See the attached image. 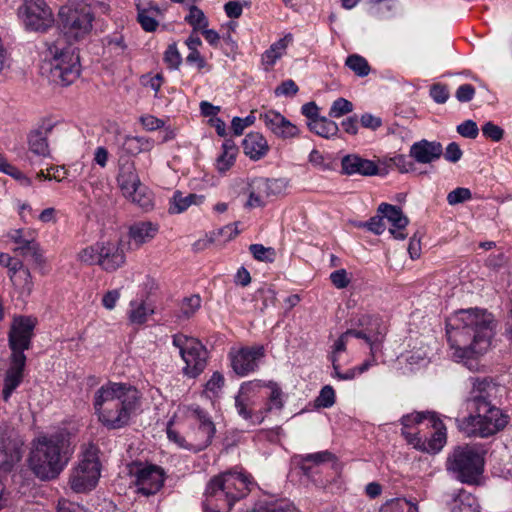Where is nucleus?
<instances>
[{"mask_svg":"<svg viewBox=\"0 0 512 512\" xmlns=\"http://www.w3.org/2000/svg\"><path fill=\"white\" fill-rule=\"evenodd\" d=\"M443 154L448 162L456 163L462 158L463 152L456 142H451L447 145Z\"/></svg>","mask_w":512,"mask_h":512,"instance_id":"63","label":"nucleus"},{"mask_svg":"<svg viewBox=\"0 0 512 512\" xmlns=\"http://www.w3.org/2000/svg\"><path fill=\"white\" fill-rule=\"evenodd\" d=\"M253 486L252 477L243 471L221 473L207 484L205 507L209 512H230L235 502L244 498Z\"/></svg>","mask_w":512,"mask_h":512,"instance_id":"6","label":"nucleus"},{"mask_svg":"<svg viewBox=\"0 0 512 512\" xmlns=\"http://www.w3.org/2000/svg\"><path fill=\"white\" fill-rule=\"evenodd\" d=\"M9 278L21 297H28L33 289V282L30 271L23 263L20 268L12 271Z\"/></svg>","mask_w":512,"mask_h":512,"instance_id":"32","label":"nucleus"},{"mask_svg":"<svg viewBox=\"0 0 512 512\" xmlns=\"http://www.w3.org/2000/svg\"><path fill=\"white\" fill-rule=\"evenodd\" d=\"M98 448L92 444L83 449L77 466L72 470L69 483L76 493H85L94 489L101 475V463Z\"/></svg>","mask_w":512,"mask_h":512,"instance_id":"7","label":"nucleus"},{"mask_svg":"<svg viewBox=\"0 0 512 512\" xmlns=\"http://www.w3.org/2000/svg\"><path fill=\"white\" fill-rule=\"evenodd\" d=\"M457 132L469 139H475L478 136L479 129L473 120H466L457 126Z\"/></svg>","mask_w":512,"mask_h":512,"instance_id":"54","label":"nucleus"},{"mask_svg":"<svg viewBox=\"0 0 512 512\" xmlns=\"http://www.w3.org/2000/svg\"><path fill=\"white\" fill-rule=\"evenodd\" d=\"M264 512H295L294 506L285 501L263 502Z\"/></svg>","mask_w":512,"mask_h":512,"instance_id":"61","label":"nucleus"},{"mask_svg":"<svg viewBox=\"0 0 512 512\" xmlns=\"http://www.w3.org/2000/svg\"><path fill=\"white\" fill-rule=\"evenodd\" d=\"M243 150L250 159L259 160L267 154L269 146L262 134L251 132L243 140Z\"/></svg>","mask_w":512,"mask_h":512,"instance_id":"26","label":"nucleus"},{"mask_svg":"<svg viewBox=\"0 0 512 512\" xmlns=\"http://www.w3.org/2000/svg\"><path fill=\"white\" fill-rule=\"evenodd\" d=\"M266 185H267V194L270 197L278 196L282 194L286 187L287 182L285 179H267L266 178Z\"/></svg>","mask_w":512,"mask_h":512,"instance_id":"56","label":"nucleus"},{"mask_svg":"<svg viewBox=\"0 0 512 512\" xmlns=\"http://www.w3.org/2000/svg\"><path fill=\"white\" fill-rule=\"evenodd\" d=\"M158 227L151 222H139L130 227V238L137 244L142 245L155 237Z\"/></svg>","mask_w":512,"mask_h":512,"instance_id":"36","label":"nucleus"},{"mask_svg":"<svg viewBox=\"0 0 512 512\" xmlns=\"http://www.w3.org/2000/svg\"><path fill=\"white\" fill-rule=\"evenodd\" d=\"M359 325L365 334L371 336L373 341H368L370 347L369 358L376 359L378 352L382 351V345L387 333V328L378 316L363 315L359 318Z\"/></svg>","mask_w":512,"mask_h":512,"instance_id":"16","label":"nucleus"},{"mask_svg":"<svg viewBox=\"0 0 512 512\" xmlns=\"http://www.w3.org/2000/svg\"><path fill=\"white\" fill-rule=\"evenodd\" d=\"M50 128H41L33 130L28 135L29 151L39 157H48L50 155L49 144L47 140Z\"/></svg>","mask_w":512,"mask_h":512,"instance_id":"28","label":"nucleus"},{"mask_svg":"<svg viewBox=\"0 0 512 512\" xmlns=\"http://www.w3.org/2000/svg\"><path fill=\"white\" fill-rule=\"evenodd\" d=\"M125 253L119 242H101L100 266L107 272L120 268L125 263Z\"/></svg>","mask_w":512,"mask_h":512,"instance_id":"23","label":"nucleus"},{"mask_svg":"<svg viewBox=\"0 0 512 512\" xmlns=\"http://www.w3.org/2000/svg\"><path fill=\"white\" fill-rule=\"evenodd\" d=\"M172 343L179 349L185 362L184 374L192 378L200 375L207 364V350L204 345L196 338L183 334L174 335Z\"/></svg>","mask_w":512,"mask_h":512,"instance_id":"9","label":"nucleus"},{"mask_svg":"<svg viewBox=\"0 0 512 512\" xmlns=\"http://www.w3.org/2000/svg\"><path fill=\"white\" fill-rule=\"evenodd\" d=\"M67 171L64 167H52L47 174L44 171L37 173V178L40 180H51L62 181L66 178Z\"/></svg>","mask_w":512,"mask_h":512,"instance_id":"59","label":"nucleus"},{"mask_svg":"<svg viewBox=\"0 0 512 512\" xmlns=\"http://www.w3.org/2000/svg\"><path fill=\"white\" fill-rule=\"evenodd\" d=\"M430 414L431 413L424 414V413L417 412V413H411V414L404 415L401 418V424L405 428L412 429L415 425L422 423L424 419L429 420Z\"/></svg>","mask_w":512,"mask_h":512,"instance_id":"60","label":"nucleus"},{"mask_svg":"<svg viewBox=\"0 0 512 512\" xmlns=\"http://www.w3.org/2000/svg\"><path fill=\"white\" fill-rule=\"evenodd\" d=\"M249 198L246 207L256 208L263 207L269 198L267 194L266 178H254L248 186Z\"/></svg>","mask_w":512,"mask_h":512,"instance_id":"29","label":"nucleus"},{"mask_svg":"<svg viewBox=\"0 0 512 512\" xmlns=\"http://www.w3.org/2000/svg\"><path fill=\"white\" fill-rule=\"evenodd\" d=\"M260 119L266 128L280 138L294 137L298 133L297 127L275 110H267L260 114Z\"/></svg>","mask_w":512,"mask_h":512,"instance_id":"18","label":"nucleus"},{"mask_svg":"<svg viewBox=\"0 0 512 512\" xmlns=\"http://www.w3.org/2000/svg\"><path fill=\"white\" fill-rule=\"evenodd\" d=\"M101 242L82 249L78 259L87 265L98 264L100 266Z\"/></svg>","mask_w":512,"mask_h":512,"instance_id":"45","label":"nucleus"},{"mask_svg":"<svg viewBox=\"0 0 512 512\" xmlns=\"http://www.w3.org/2000/svg\"><path fill=\"white\" fill-rule=\"evenodd\" d=\"M293 36L288 33L283 38L273 43L269 49L262 54V63L268 68L274 66L278 59L285 53L287 47L292 43Z\"/></svg>","mask_w":512,"mask_h":512,"instance_id":"33","label":"nucleus"},{"mask_svg":"<svg viewBox=\"0 0 512 512\" xmlns=\"http://www.w3.org/2000/svg\"><path fill=\"white\" fill-rule=\"evenodd\" d=\"M429 422L434 429V433L429 440H426V448L424 451L437 453L446 443V427L435 414L429 415Z\"/></svg>","mask_w":512,"mask_h":512,"instance_id":"27","label":"nucleus"},{"mask_svg":"<svg viewBox=\"0 0 512 512\" xmlns=\"http://www.w3.org/2000/svg\"><path fill=\"white\" fill-rule=\"evenodd\" d=\"M345 64L349 67L356 75L360 77L367 76L370 72V66L367 60L357 54H353L347 57Z\"/></svg>","mask_w":512,"mask_h":512,"instance_id":"44","label":"nucleus"},{"mask_svg":"<svg viewBox=\"0 0 512 512\" xmlns=\"http://www.w3.org/2000/svg\"><path fill=\"white\" fill-rule=\"evenodd\" d=\"M59 18L64 36L46 41V57L50 58V79L56 84L67 86L80 75L79 56L66 39L81 40L92 31L94 9L85 0H72L59 10Z\"/></svg>","mask_w":512,"mask_h":512,"instance_id":"1","label":"nucleus"},{"mask_svg":"<svg viewBox=\"0 0 512 512\" xmlns=\"http://www.w3.org/2000/svg\"><path fill=\"white\" fill-rule=\"evenodd\" d=\"M493 329V316L485 310L470 308L456 312L446 325L452 356L466 360L470 370H477L475 360L488 350Z\"/></svg>","mask_w":512,"mask_h":512,"instance_id":"2","label":"nucleus"},{"mask_svg":"<svg viewBox=\"0 0 512 512\" xmlns=\"http://www.w3.org/2000/svg\"><path fill=\"white\" fill-rule=\"evenodd\" d=\"M383 215H376L372 217L369 221L361 224V227H366L369 231L379 235L384 232L386 226L384 223Z\"/></svg>","mask_w":512,"mask_h":512,"instance_id":"62","label":"nucleus"},{"mask_svg":"<svg viewBox=\"0 0 512 512\" xmlns=\"http://www.w3.org/2000/svg\"><path fill=\"white\" fill-rule=\"evenodd\" d=\"M137 8V20L147 32H153L158 27L157 17L161 14L159 7L150 0H135Z\"/></svg>","mask_w":512,"mask_h":512,"instance_id":"25","label":"nucleus"},{"mask_svg":"<svg viewBox=\"0 0 512 512\" xmlns=\"http://www.w3.org/2000/svg\"><path fill=\"white\" fill-rule=\"evenodd\" d=\"M263 385L264 387H267L270 390V393L267 396V403L265 407L262 409L265 417L268 412L274 409L280 411L284 407V393L280 386L275 382H269Z\"/></svg>","mask_w":512,"mask_h":512,"instance_id":"39","label":"nucleus"},{"mask_svg":"<svg viewBox=\"0 0 512 512\" xmlns=\"http://www.w3.org/2000/svg\"><path fill=\"white\" fill-rule=\"evenodd\" d=\"M223 384L224 377L220 373L215 372L205 385V393L210 397L215 396L221 390Z\"/></svg>","mask_w":512,"mask_h":512,"instance_id":"52","label":"nucleus"},{"mask_svg":"<svg viewBox=\"0 0 512 512\" xmlns=\"http://www.w3.org/2000/svg\"><path fill=\"white\" fill-rule=\"evenodd\" d=\"M201 306V298L199 295H191L183 299L181 304V313L184 317L189 318L195 314V312Z\"/></svg>","mask_w":512,"mask_h":512,"instance_id":"49","label":"nucleus"},{"mask_svg":"<svg viewBox=\"0 0 512 512\" xmlns=\"http://www.w3.org/2000/svg\"><path fill=\"white\" fill-rule=\"evenodd\" d=\"M402 435L405 437L407 442L413 445L414 448L419 450H425L426 448V439L422 440L421 437L418 436L416 432H412L410 428L402 427Z\"/></svg>","mask_w":512,"mask_h":512,"instance_id":"58","label":"nucleus"},{"mask_svg":"<svg viewBox=\"0 0 512 512\" xmlns=\"http://www.w3.org/2000/svg\"><path fill=\"white\" fill-rule=\"evenodd\" d=\"M133 190L131 194L124 195V197L143 209L147 210L152 207L151 195L146 192L145 187H143L141 183L139 187H134Z\"/></svg>","mask_w":512,"mask_h":512,"instance_id":"42","label":"nucleus"},{"mask_svg":"<svg viewBox=\"0 0 512 512\" xmlns=\"http://www.w3.org/2000/svg\"><path fill=\"white\" fill-rule=\"evenodd\" d=\"M117 183L123 195L131 194L134 187L140 186V179L136 172L135 163L128 157L121 156L119 159V172Z\"/></svg>","mask_w":512,"mask_h":512,"instance_id":"24","label":"nucleus"},{"mask_svg":"<svg viewBox=\"0 0 512 512\" xmlns=\"http://www.w3.org/2000/svg\"><path fill=\"white\" fill-rule=\"evenodd\" d=\"M352 110L353 104L349 100L340 97L332 103L329 111V116L333 118H339L345 114L352 112Z\"/></svg>","mask_w":512,"mask_h":512,"instance_id":"48","label":"nucleus"},{"mask_svg":"<svg viewBox=\"0 0 512 512\" xmlns=\"http://www.w3.org/2000/svg\"><path fill=\"white\" fill-rule=\"evenodd\" d=\"M342 173L345 175L373 176L379 172L378 165L369 159L350 154L341 160Z\"/></svg>","mask_w":512,"mask_h":512,"instance_id":"20","label":"nucleus"},{"mask_svg":"<svg viewBox=\"0 0 512 512\" xmlns=\"http://www.w3.org/2000/svg\"><path fill=\"white\" fill-rule=\"evenodd\" d=\"M26 363L24 354H15L11 356V364L8 368L3 387V399L8 401L13 391L20 385L23 379V370Z\"/></svg>","mask_w":512,"mask_h":512,"instance_id":"22","label":"nucleus"},{"mask_svg":"<svg viewBox=\"0 0 512 512\" xmlns=\"http://www.w3.org/2000/svg\"><path fill=\"white\" fill-rule=\"evenodd\" d=\"M19 15L28 30L45 31L54 22L51 8L45 0H24Z\"/></svg>","mask_w":512,"mask_h":512,"instance_id":"11","label":"nucleus"},{"mask_svg":"<svg viewBox=\"0 0 512 512\" xmlns=\"http://www.w3.org/2000/svg\"><path fill=\"white\" fill-rule=\"evenodd\" d=\"M295 459L305 475H309L313 466L329 462L333 455L329 451H320L316 453L299 455Z\"/></svg>","mask_w":512,"mask_h":512,"instance_id":"37","label":"nucleus"},{"mask_svg":"<svg viewBox=\"0 0 512 512\" xmlns=\"http://www.w3.org/2000/svg\"><path fill=\"white\" fill-rule=\"evenodd\" d=\"M74 453L71 436L66 431L40 435L32 441L28 465L40 480L57 478Z\"/></svg>","mask_w":512,"mask_h":512,"instance_id":"4","label":"nucleus"},{"mask_svg":"<svg viewBox=\"0 0 512 512\" xmlns=\"http://www.w3.org/2000/svg\"><path fill=\"white\" fill-rule=\"evenodd\" d=\"M8 237L18 246L15 251L26 255V250L35 242L34 232L24 229H15L9 232Z\"/></svg>","mask_w":512,"mask_h":512,"instance_id":"40","label":"nucleus"},{"mask_svg":"<svg viewBox=\"0 0 512 512\" xmlns=\"http://www.w3.org/2000/svg\"><path fill=\"white\" fill-rule=\"evenodd\" d=\"M377 365V359L368 358L359 366L347 369L346 371L341 370V365L339 361L333 359V372L331 376L340 381H348L353 380L356 376L363 374L368 371L371 367Z\"/></svg>","mask_w":512,"mask_h":512,"instance_id":"30","label":"nucleus"},{"mask_svg":"<svg viewBox=\"0 0 512 512\" xmlns=\"http://www.w3.org/2000/svg\"><path fill=\"white\" fill-rule=\"evenodd\" d=\"M139 399V392L133 386L109 382L95 392L93 405L98 420L105 427L120 429L129 423Z\"/></svg>","mask_w":512,"mask_h":512,"instance_id":"5","label":"nucleus"},{"mask_svg":"<svg viewBox=\"0 0 512 512\" xmlns=\"http://www.w3.org/2000/svg\"><path fill=\"white\" fill-rule=\"evenodd\" d=\"M332 284L338 289L346 288L350 283L347 271L345 269H338L330 274Z\"/></svg>","mask_w":512,"mask_h":512,"instance_id":"57","label":"nucleus"},{"mask_svg":"<svg viewBox=\"0 0 512 512\" xmlns=\"http://www.w3.org/2000/svg\"><path fill=\"white\" fill-rule=\"evenodd\" d=\"M204 201V196L194 193L174 192L169 206V212L179 214L186 211L192 205H200Z\"/></svg>","mask_w":512,"mask_h":512,"instance_id":"31","label":"nucleus"},{"mask_svg":"<svg viewBox=\"0 0 512 512\" xmlns=\"http://www.w3.org/2000/svg\"><path fill=\"white\" fill-rule=\"evenodd\" d=\"M154 142L148 138L138 136H125L121 143V150L128 155H138L153 148Z\"/></svg>","mask_w":512,"mask_h":512,"instance_id":"35","label":"nucleus"},{"mask_svg":"<svg viewBox=\"0 0 512 512\" xmlns=\"http://www.w3.org/2000/svg\"><path fill=\"white\" fill-rule=\"evenodd\" d=\"M469 382L471 390L467 402L475 414L461 420L458 427L467 436H491L502 430L508 422V417L489 401L496 386L488 378L471 377Z\"/></svg>","mask_w":512,"mask_h":512,"instance_id":"3","label":"nucleus"},{"mask_svg":"<svg viewBox=\"0 0 512 512\" xmlns=\"http://www.w3.org/2000/svg\"><path fill=\"white\" fill-rule=\"evenodd\" d=\"M164 62L170 69H178L182 58L175 43L170 44L164 53Z\"/></svg>","mask_w":512,"mask_h":512,"instance_id":"50","label":"nucleus"},{"mask_svg":"<svg viewBox=\"0 0 512 512\" xmlns=\"http://www.w3.org/2000/svg\"><path fill=\"white\" fill-rule=\"evenodd\" d=\"M154 314V307L145 301L133 300L130 302L128 320L133 325H142L147 322L149 316Z\"/></svg>","mask_w":512,"mask_h":512,"instance_id":"34","label":"nucleus"},{"mask_svg":"<svg viewBox=\"0 0 512 512\" xmlns=\"http://www.w3.org/2000/svg\"><path fill=\"white\" fill-rule=\"evenodd\" d=\"M185 21L194 27V29H203L208 25V20L203 11L194 5L189 8V13L185 17Z\"/></svg>","mask_w":512,"mask_h":512,"instance_id":"46","label":"nucleus"},{"mask_svg":"<svg viewBox=\"0 0 512 512\" xmlns=\"http://www.w3.org/2000/svg\"><path fill=\"white\" fill-rule=\"evenodd\" d=\"M484 459L473 446L457 447L449 456L447 467L457 473L462 482L471 483L482 473Z\"/></svg>","mask_w":512,"mask_h":512,"instance_id":"8","label":"nucleus"},{"mask_svg":"<svg viewBox=\"0 0 512 512\" xmlns=\"http://www.w3.org/2000/svg\"><path fill=\"white\" fill-rule=\"evenodd\" d=\"M442 154L443 147L440 142L428 141L426 139L413 143L409 151L410 157L420 164L432 163L440 159Z\"/></svg>","mask_w":512,"mask_h":512,"instance_id":"21","label":"nucleus"},{"mask_svg":"<svg viewBox=\"0 0 512 512\" xmlns=\"http://www.w3.org/2000/svg\"><path fill=\"white\" fill-rule=\"evenodd\" d=\"M263 388L264 385L261 381L243 383L234 398V406L237 414L253 425L260 424L264 420V412L262 409H255Z\"/></svg>","mask_w":512,"mask_h":512,"instance_id":"10","label":"nucleus"},{"mask_svg":"<svg viewBox=\"0 0 512 512\" xmlns=\"http://www.w3.org/2000/svg\"><path fill=\"white\" fill-rule=\"evenodd\" d=\"M164 483L162 470L153 465L139 469L135 475L137 491L145 496L153 495Z\"/></svg>","mask_w":512,"mask_h":512,"instance_id":"17","label":"nucleus"},{"mask_svg":"<svg viewBox=\"0 0 512 512\" xmlns=\"http://www.w3.org/2000/svg\"><path fill=\"white\" fill-rule=\"evenodd\" d=\"M430 96L436 103L443 104L449 98V90L446 85L437 83L431 86Z\"/></svg>","mask_w":512,"mask_h":512,"instance_id":"55","label":"nucleus"},{"mask_svg":"<svg viewBox=\"0 0 512 512\" xmlns=\"http://www.w3.org/2000/svg\"><path fill=\"white\" fill-rule=\"evenodd\" d=\"M249 250L256 260L262 262H273L276 256L274 248L262 244H251Z\"/></svg>","mask_w":512,"mask_h":512,"instance_id":"47","label":"nucleus"},{"mask_svg":"<svg viewBox=\"0 0 512 512\" xmlns=\"http://www.w3.org/2000/svg\"><path fill=\"white\" fill-rule=\"evenodd\" d=\"M192 417L198 422V428L190 436L189 450L199 452L210 445L216 430L207 412L200 407L197 406L192 409Z\"/></svg>","mask_w":512,"mask_h":512,"instance_id":"14","label":"nucleus"},{"mask_svg":"<svg viewBox=\"0 0 512 512\" xmlns=\"http://www.w3.org/2000/svg\"><path fill=\"white\" fill-rule=\"evenodd\" d=\"M475 95V88L471 84L460 85L456 92L455 97L459 102H469Z\"/></svg>","mask_w":512,"mask_h":512,"instance_id":"64","label":"nucleus"},{"mask_svg":"<svg viewBox=\"0 0 512 512\" xmlns=\"http://www.w3.org/2000/svg\"><path fill=\"white\" fill-rule=\"evenodd\" d=\"M24 439L12 427H0V470L8 472L23 456Z\"/></svg>","mask_w":512,"mask_h":512,"instance_id":"12","label":"nucleus"},{"mask_svg":"<svg viewBox=\"0 0 512 512\" xmlns=\"http://www.w3.org/2000/svg\"><path fill=\"white\" fill-rule=\"evenodd\" d=\"M264 357L262 346L245 347L231 354V365L239 376H246L258 368V362Z\"/></svg>","mask_w":512,"mask_h":512,"instance_id":"15","label":"nucleus"},{"mask_svg":"<svg viewBox=\"0 0 512 512\" xmlns=\"http://www.w3.org/2000/svg\"><path fill=\"white\" fill-rule=\"evenodd\" d=\"M471 197L472 194L468 188L458 187L448 193L447 202L453 206L468 201Z\"/></svg>","mask_w":512,"mask_h":512,"instance_id":"51","label":"nucleus"},{"mask_svg":"<svg viewBox=\"0 0 512 512\" xmlns=\"http://www.w3.org/2000/svg\"><path fill=\"white\" fill-rule=\"evenodd\" d=\"M35 327V320L31 317L19 316L14 318L9 332V344L12 355L24 354L30 346Z\"/></svg>","mask_w":512,"mask_h":512,"instance_id":"13","label":"nucleus"},{"mask_svg":"<svg viewBox=\"0 0 512 512\" xmlns=\"http://www.w3.org/2000/svg\"><path fill=\"white\" fill-rule=\"evenodd\" d=\"M237 147L232 140H225L222 145V153L216 159V168L224 173L229 170L235 162L237 156Z\"/></svg>","mask_w":512,"mask_h":512,"instance_id":"38","label":"nucleus"},{"mask_svg":"<svg viewBox=\"0 0 512 512\" xmlns=\"http://www.w3.org/2000/svg\"><path fill=\"white\" fill-rule=\"evenodd\" d=\"M380 512H418V509L412 502L397 498L384 504Z\"/></svg>","mask_w":512,"mask_h":512,"instance_id":"43","label":"nucleus"},{"mask_svg":"<svg viewBox=\"0 0 512 512\" xmlns=\"http://www.w3.org/2000/svg\"><path fill=\"white\" fill-rule=\"evenodd\" d=\"M318 406L329 408L335 403V392L334 389L327 385L324 386L316 400Z\"/></svg>","mask_w":512,"mask_h":512,"instance_id":"53","label":"nucleus"},{"mask_svg":"<svg viewBox=\"0 0 512 512\" xmlns=\"http://www.w3.org/2000/svg\"><path fill=\"white\" fill-rule=\"evenodd\" d=\"M378 213L382 214L391 223L389 232L395 239L404 240L407 237L405 230L409 220L400 208L391 204L381 203L378 207Z\"/></svg>","mask_w":512,"mask_h":512,"instance_id":"19","label":"nucleus"},{"mask_svg":"<svg viewBox=\"0 0 512 512\" xmlns=\"http://www.w3.org/2000/svg\"><path fill=\"white\" fill-rule=\"evenodd\" d=\"M309 127L311 131L325 138L334 136L338 132V125L334 121L324 117L314 119V121L309 123Z\"/></svg>","mask_w":512,"mask_h":512,"instance_id":"41","label":"nucleus"}]
</instances>
